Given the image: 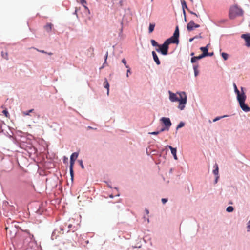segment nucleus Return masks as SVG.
Instances as JSON below:
<instances>
[{
  "instance_id": "1",
  "label": "nucleus",
  "mask_w": 250,
  "mask_h": 250,
  "mask_svg": "<svg viewBox=\"0 0 250 250\" xmlns=\"http://www.w3.org/2000/svg\"><path fill=\"white\" fill-rule=\"evenodd\" d=\"M169 99L172 102H179L178 108L183 110L187 102L186 95H169Z\"/></svg>"
},
{
  "instance_id": "2",
  "label": "nucleus",
  "mask_w": 250,
  "mask_h": 250,
  "mask_svg": "<svg viewBox=\"0 0 250 250\" xmlns=\"http://www.w3.org/2000/svg\"><path fill=\"white\" fill-rule=\"evenodd\" d=\"M243 10L237 5L231 6L229 9V17L231 19H234L237 16H242Z\"/></svg>"
},
{
  "instance_id": "3",
  "label": "nucleus",
  "mask_w": 250,
  "mask_h": 250,
  "mask_svg": "<svg viewBox=\"0 0 250 250\" xmlns=\"http://www.w3.org/2000/svg\"><path fill=\"white\" fill-rule=\"evenodd\" d=\"M246 99V95H237V100L239 101L240 106L245 112L250 111V108L245 104Z\"/></svg>"
},
{
  "instance_id": "4",
  "label": "nucleus",
  "mask_w": 250,
  "mask_h": 250,
  "mask_svg": "<svg viewBox=\"0 0 250 250\" xmlns=\"http://www.w3.org/2000/svg\"><path fill=\"white\" fill-rule=\"evenodd\" d=\"M75 156V159H77L78 157V153L75 152L71 154L70 157V173L71 177V179L73 180L74 177V172H73V166L74 164V160L73 159V157Z\"/></svg>"
},
{
  "instance_id": "5",
  "label": "nucleus",
  "mask_w": 250,
  "mask_h": 250,
  "mask_svg": "<svg viewBox=\"0 0 250 250\" xmlns=\"http://www.w3.org/2000/svg\"><path fill=\"white\" fill-rule=\"evenodd\" d=\"M159 48L156 49V51L160 52L163 55H166L168 53V45L166 43H164L161 45H159Z\"/></svg>"
},
{
  "instance_id": "6",
  "label": "nucleus",
  "mask_w": 250,
  "mask_h": 250,
  "mask_svg": "<svg viewBox=\"0 0 250 250\" xmlns=\"http://www.w3.org/2000/svg\"><path fill=\"white\" fill-rule=\"evenodd\" d=\"M161 121L165 125V127H167V131L169 130V128L171 125V123L169 118L163 117L161 119Z\"/></svg>"
},
{
  "instance_id": "7",
  "label": "nucleus",
  "mask_w": 250,
  "mask_h": 250,
  "mask_svg": "<svg viewBox=\"0 0 250 250\" xmlns=\"http://www.w3.org/2000/svg\"><path fill=\"white\" fill-rule=\"evenodd\" d=\"M200 27L199 24H195L193 21H191L187 26V30L188 31H192L194 28H198Z\"/></svg>"
},
{
  "instance_id": "8",
  "label": "nucleus",
  "mask_w": 250,
  "mask_h": 250,
  "mask_svg": "<svg viewBox=\"0 0 250 250\" xmlns=\"http://www.w3.org/2000/svg\"><path fill=\"white\" fill-rule=\"evenodd\" d=\"M165 43L169 45L170 43H176L178 44L179 42V39L174 38L173 36L171 37L169 39H167L165 42Z\"/></svg>"
},
{
  "instance_id": "9",
  "label": "nucleus",
  "mask_w": 250,
  "mask_h": 250,
  "mask_svg": "<svg viewBox=\"0 0 250 250\" xmlns=\"http://www.w3.org/2000/svg\"><path fill=\"white\" fill-rule=\"evenodd\" d=\"M241 38L245 40L246 42V45L250 47V35L248 34H242L241 35Z\"/></svg>"
},
{
  "instance_id": "10",
  "label": "nucleus",
  "mask_w": 250,
  "mask_h": 250,
  "mask_svg": "<svg viewBox=\"0 0 250 250\" xmlns=\"http://www.w3.org/2000/svg\"><path fill=\"white\" fill-rule=\"evenodd\" d=\"M167 147H168L171 150V153L173 155L174 159L175 160H177L178 158H177V155H176V152H177L176 148H173L171 146H168V145H167Z\"/></svg>"
},
{
  "instance_id": "11",
  "label": "nucleus",
  "mask_w": 250,
  "mask_h": 250,
  "mask_svg": "<svg viewBox=\"0 0 250 250\" xmlns=\"http://www.w3.org/2000/svg\"><path fill=\"white\" fill-rule=\"evenodd\" d=\"M200 50L203 52V53L201 54L203 57L208 56V45L206 47H200Z\"/></svg>"
},
{
  "instance_id": "12",
  "label": "nucleus",
  "mask_w": 250,
  "mask_h": 250,
  "mask_svg": "<svg viewBox=\"0 0 250 250\" xmlns=\"http://www.w3.org/2000/svg\"><path fill=\"white\" fill-rule=\"evenodd\" d=\"M152 56H153V59H154V61L156 63L157 65H160V60H159V59L158 58V56L157 55L156 53H155V51H152Z\"/></svg>"
},
{
  "instance_id": "13",
  "label": "nucleus",
  "mask_w": 250,
  "mask_h": 250,
  "mask_svg": "<svg viewBox=\"0 0 250 250\" xmlns=\"http://www.w3.org/2000/svg\"><path fill=\"white\" fill-rule=\"evenodd\" d=\"M52 27V24L48 23L44 26V28L47 32H49L51 31Z\"/></svg>"
},
{
  "instance_id": "14",
  "label": "nucleus",
  "mask_w": 250,
  "mask_h": 250,
  "mask_svg": "<svg viewBox=\"0 0 250 250\" xmlns=\"http://www.w3.org/2000/svg\"><path fill=\"white\" fill-rule=\"evenodd\" d=\"M181 4L183 8V14H184V15H185L186 12L185 9L186 8L187 10H188V7H187L186 2L184 0H181Z\"/></svg>"
},
{
  "instance_id": "15",
  "label": "nucleus",
  "mask_w": 250,
  "mask_h": 250,
  "mask_svg": "<svg viewBox=\"0 0 250 250\" xmlns=\"http://www.w3.org/2000/svg\"><path fill=\"white\" fill-rule=\"evenodd\" d=\"M172 36L174 37V38H176V39H178L179 36V28H178V26H177L176 27L175 30L174 31V33L173 35Z\"/></svg>"
},
{
  "instance_id": "16",
  "label": "nucleus",
  "mask_w": 250,
  "mask_h": 250,
  "mask_svg": "<svg viewBox=\"0 0 250 250\" xmlns=\"http://www.w3.org/2000/svg\"><path fill=\"white\" fill-rule=\"evenodd\" d=\"M204 58L203 56H202L201 55L198 56H195L191 58V62L192 63L195 62L197 60L201 59L202 58Z\"/></svg>"
},
{
  "instance_id": "17",
  "label": "nucleus",
  "mask_w": 250,
  "mask_h": 250,
  "mask_svg": "<svg viewBox=\"0 0 250 250\" xmlns=\"http://www.w3.org/2000/svg\"><path fill=\"white\" fill-rule=\"evenodd\" d=\"M155 26V24L154 23H150L149 24V33H152L154 31Z\"/></svg>"
},
{
  "instance_id": "18",
  "label": "nucleus",
  "mask_w": 250,
  "mask_h": 250,
  "mask_svg": "<svg viewBox=\"0 0 250 250\" xmlns=\"http://www.w3.org/2000/svg\"><path fill=\"white\" fill-rule=\"evenodd\" d=\"M104 87L107 89V94H109V84L107 81H105L104 83Z\"/></svg>"
},
{
  "instance_id": "19",
  "label": "nucleus",
  "mask_w": 250,
  "mask_h": 250,
  "mask_svg": "<svg viewBox=\"0 0 250 250\" xmlns=\"http://www.w3.org/2000/svg\"><path fill=\"white\" fill-rule=\"evenodd\" d=\"M1 55L3 58L5 59L6 60H8V55L7 52H4L3 51H2Z\"/></svg>"
},
{
  "instance_id": "20",
  "label": "nucleus",
  "mask_w": 250,
  "mask_h": 250,
  "mask_svg": "<svg viewBox=\"0 0 250 250\" xmlns=\"http://www.w3.org/2000/svg\"><path fill=\"white\" fill-rule=\"evenodd\" d=\"M34 111V109H30L28 111H24V112H22V114L24 115V116H27V115H30V113H31L33 111Z\"/></svg>"
},
{
  "instance_id": "21",
  "label": "nucleus",
  "mask_w": 250,
  "mask_h": 250,
  "mask_svg": "<svg viewBox=\"0 0 250 250\" xmlns=\"http://www.w3.org/2000/svg\"><path fill=\"white\" fill-rule=\"evenodd\" d=\"M216 168L213 170V172L214 173V175H215L216 176H219L218 175V173H219V169H218V166L216 164Z\"/></svg>"
},
{
  "instance_id": "22",
  "label": "nucleus",
  "mask_w": 250,
  "mask_h": 250,
  "mask_svg": "<svg viewBox=\"0 0 250 250\" xmlns=\"http://www.w3.org/2000/svg\"><path fill=\"white\" fill-rule=\"evenodd\" d=\"M151 43L153 46H159V45L154 40H151Z\"/></svg>"
},
{
  "instance_id": "23",
  "label": "nucleus",
  "mask_w": 250,
  "mask_h": 250,
  "mask_svg": "<svg viewBox=\"0 0 250 250\" xmlns=\"http://www.w3.org/2000/svg\"><path fill=\"white\" fill-rule=\"evenodd\" d=\"M221 56L225 60H227L228 58V54L226 53H222Z\"/></svg>"
},
{
  "instance_id": "24",
  "label": "nucleus",
  "mask_w": 250,
  "mask_h": 250,
  "mask_svg": "<svg viewBox=\"0 0 250 250\" xmlns=\"http://www.w3.org/2000/svg\"><path fill=\"white\" fill-rule=\"evenodd\" d=\"M197 68H198V66H194V74H195V76H197L198 74V71L197 70Z\"/></svg>"
},
{
  "instance_id": "25",
  "label": "nucleus",
  "mask_w": 250,
  "mask_h": 250,
  "mask_svg": "<svg viewBox=\"0 0 250 250\" xmlns=\"http://www.w3.org/2000/svg\"><path fill=\"white\" fill-rule=\"evenodd\" d=\"M233 209H234V208L232 206H229L227 208L226 210L229 212H231L233 211Z\"/></svg>"
},
{
  "instance_id": "26",
  "label": "nucleus",
  "mask_w": 250,
  "mask_h": 250,
  "mask_svg": "<svg viewBox=\"0 0 250 250\" xmlns=\"http://www.w3.org/2000/svg\"><path fill=\"white\" fill-rule=\"evenodd\" d=\"M2 113L5 116V117H9V114L8 112L7 111V110L6 109L2 111Z\"/></svg>"
},
{
  "instance_id": "27",
  "label": "nucleus",
  "mask_w": 250,
  "mask_h": 250,
  "mask_svg": "<svg viewBox=\"0 0 250 250\" xmlns=\"http://www.w3.org/2000/svg\"><path fill=\"white\" fill-rule=\"evenodd\" d=\"M122 62L124 64V65L125 66V67L127 68H129V66L128 65H127L126 64V60L124 58L122 59Z\"/></svg>"
},
{
  "instance_id": "28",
  "label": "nucleus",
  "mask_w": 250,
  "mask_h": 250,
  "mask_svg": "<svg viewBox=\"0 0 250 250\" xmlns=\"http://www.w3.org/2000/svg\"><path fill=\"white\" fill-rule=\"evenodd\" d=\"M184 123L183 122H180L177 126V129L182 127L183 126H184Z\"/></svg>"
},
{
  "instance_id": "29",
  "label": "nucleus",
  "mask_w": 250,
  "mask_h": 250,
  "mask_svg": "<svg viewBox=\"0 0 250 250\" xmlns=\"http://www.w3.org/2000/svg\"><path fill=\"white\" fill-rule=\"evenodd\" d=\"M81 3L83 5V6L84 7V8L86 9H88V8L85 6L84 4H85L86 3V1L85 0H81Z\"/></svg>"
},
{
  "instance_id": "30",
  "label": "nucleus",
  "mask_w": 250,
  "mask_h": 250,
  "mask_svg": "<svg viewBox=\"0 0 250 250\" xmlns=\"http://www.w3.org/2000/svg\"><path fill=\"white\" fill-rule=\"evenodd\" d=\"M233 85H234V88H235V93L236 94H240L239 91L238 90V89H237V88L236 87V84H234Z\"/></svg>"
},
{
  "instance_id": "31",
  "label": "nucleus",
  "mask_w": 250,
  "mask_h": 250,
  "mask_svg": "<svg viewBox=\"0 0 250 250\" xmlns=\"http://www.w3.org/2000/svg\"><path fill=\"white\" fill-rule=\"evenodd\" d=\"M160 133V132L159 131H154L152 132H149V134H152V135H157Z\"/></svg>"
},
{
  "instance_id": "32",
  "label": "nucleus",
  "mask_w": 250,
  "mask_h": 250,
  "mask_svg": "<svg viewBox=\"0 0 250 250\" xmlns=\"http://www.w3.org/2000/svg\"><path fill=\"white\" fill-rule=\"evenodd\" d=\"M59 232L58 230L57 229H55L52 233V237L54 236L55 235L57 234V233Z\"/></svg>"
},
{
  "instance_id": "33",
  "label": "nucleus",
  "mask_w": 250,
  "mask_h": 250,
  "mask_svg": "<svg viewBox=\"0 0 250 250\" xmlns=\"http://www.w3.org/2000/svg\"><path fill=\"white\" fill-rule=\"evenodd\" d=\"M165 130H167V127H163L161 129V130L159 131L160 132H163Z\"/></svg>"
},
{
  "instance_id": "34",
  "label": "nucleus",
  "mask_w": 250,
  "mask_h": 250,
  "mask_svg": "<svg viewBox=\"0 0 250 250\" xmlns=\"http://www.w3.org/2000/svg\"><path fill=\"white\" fill-rule=\"evenodd\" d=\"M36 50L37 51L40 52L42 53H45V54L47 53L46 52H45V51H44L43 50H39L38 49H36Z\"/></svg>"
},
{
  "instance_id": "35",
  "label": "nucleus",
  "mask_w": 250,
  "mask_h": 250,
  "mask_svg": "<svg viewBox=\"0 0 250 250\" xmlns=\"http://www.w3.org/2000/svg\"><path fill=\"white\" fill-rule=\"evenodd\" d=\"M188 12H189L190 14H193V15H195V16H197V17H198V15H197L195 13H194V12H192V11H190L189 9H188Z\"/></svg>"
},
{
  "instance_id": "36",
  "label": "nucleus",
  "mask_w": 250,
  "mask_h": 250,
  "mask_svg": "<svg viewBox=\"0 0 250 250\" xmlns=\"http://www.w3.org/2000/svg\"><path fill=\"white\" fill-rule=\"evenodd\" d=\"M167 201V199L163 198L162 199V203L163 204H165Z\"/></svg>"
},
{
  "instance_id": "37",
  "label": "nucleus",
  "mask_w": 250,
  "mask_h": 250,
  "mask_svg": "<svg viewBox=\"0 0 250 250\" xmlns=\"http://www.w3.org/2000/svg\"><path fill=\"white\" fill-rule=\"evenodd\" d=\"M223 117H216V118H215L214 120H213V122H216L217 121H218V120L220 119L221 118H222Z\"/></svg>"
},
{
  "instance_id": "38",
  "label": "nucleus",
  "mask_w": 250,
  "mask_h": 250,
  "mask_svg": "<svg viewBox=\"0 0 250 250\" xmlns=\"http://www.w3.org/2000/svg\"><path fill=\"white\" fill-rule=\"evenodd\" d=\"M80 165H81V166L82 168L83 169V168H84V166H83V162H82V160L80 161Z\"/></svg>"
},
{
  "instance_id": "39",
  "label": "nucleus",
  "mask_w": 250,
  "mask_h": 250,
  "mask_svg": "<svg viewBox=\"0 0 250 250\" xmlns=\"http://www.w3.org/2000/svg\"><path fill=\"white\" fill-rule=\"evenodd\" d=\"M107 57H108V52H106V55L105 56V61L104 62V64L106 62V60H107Z\"/></svg>"
},
{
  "instance_id": "40",
  "label": "nucleus",
  "mask_w": 250,
  "mask_h": 250,
  "mask_svg": "<svg viewBox=\"0 0 250 250\" xmlns=\"http://www.w3.org/2000/svg\"><path fill=\"white\" fill-rule=\"evenodd\" d=\"M129 73H130V69L129 67L127 70V74H126L127 77H128V74H129Z\"/></svg>"
},
{
  "instance_id": "41",
  "label": "nucleus",
  "mask_w": 250,
  "mask_h": 250,
  "mask_svg": "<svg viewBox=\"0 0 250 250\" xmlns=\"http://www.w3.org/2000/svg\"><path fill=\"white\" fill-rule=\"evenodd\" d=\"M197 38V37L196 36V37H193V38H190V39H189V42H191L192 41H193V40H194V39H195V38Z\"/></svg>"
},
{
  "instance_id": "42",
  "label": "nucleus",
  "mask_w": 250,
  "mask_h": 250,
  "mask_svg": "<svg viewBox=\"0 0 250 250\" xmlns=\"http://www.w3.org/2000/svg\"><path fill=\"white\" fill-rule=\"evenodd\" d=\"M29 235V238L30 240H32V238L33 237V235H31L30 234H27Z\"/></svg>"
},
{
  "instance_id": "43",
  "label": "nucleus",
  "mask_w": 250,
  "mask_h": 250,
  "mask_svg": "<svg viewBox=\"0 0 250 250\" xmlns=\"http://www.w3.org/2000/svg\"><path fill=\"white\" fill-rule=\"evenodd\" d=\"M213 55V53L212 52V53H208V56H211Z\"/></svg>"
},
{
  "instance_id": "44",
  "label": "nucleus",
  "mask_w": 250,
  "mask_h": 250,
  "mask_svg": "<svg viewBox=\"0 0 250 250\" xmlns=\"http://www.w3.org/2000/svg\"><path fill=\"white\" fill-rule=\"evenodd\" d=\"M218 178H219V176H216V179H215V183H216L217 182Z\"/></svg>"
},
{
  "instance_id": "45",
  "label": "nucleus",
  "mask_w": 250,
  "mask_h": 250,
  "mask_svg": "<svg viewBox=\"0 0 250 250\" xmlns=\"http://www.w3.org/2000/svg\"><path fill=\"white\" fill-rule=\"evenodd\" d=\"M60 229L61 230V231H62V232H61V233L63 234V228H60Z\"/></svg>"
},
{
  "instance_id": "46",
  "label": "nucleus",
  "mask_w": 250,
  "mask_h": 250,
  "mask_svg": "<svg viewBox=\"0 0 250 250\" xmlns=\"http://www.w3.org/2000/svg\"><path fill=\"white\" fill-rule=\"evenodd\" d=\"M176 94H185V92H182L181 93L177 92Z\"/></svg>"
},
{
  "instance_id": "47",
  "label": "nucleus",
  "mask_w": 250,
  "mask_h": 250,
  "mask_svg": "<svg viewBox=\"0 0 250 250\" xmlns=\"http://www.w3.org/2000/svg\"><path fill=\"white\" fill-rule=\"evenodd\" d=\"M146 213L147 214H148L149 213V211L148 209H146Z\"/></svg>"
},
{
  "instance_id": "48",
  "label": "nucleus",
  "mask_w": 250,
  "mask_h": 250,
  "mask_svg": "<svg viewBox=\"0 0 250 250\" xmlns=\"http://www.w3.org/2000/svg\"><path fill=\"white\" fill-rule=\"evenodd\" d=\"M46 54H48V55H52L53 54V53H51V52H49V53H47H47H46Z\"/></svg>"
},
{
  "instance_id": "49",
  "label": "nucleus",
  "mask_w": 250,
  "mask_h": 250,
  "mask_svg": "<svg viewBox=\"0 0 250 250\" xmlns=\"http://www.w3.org/2000/svg\"><path fill=\"white\" fill-rule=\"evenodd\" d=\"M72 225L71 224H69V225L68 226V228H70L72 227Z\"/></svg>"
},
{
  "instance_id": "50",
  "label": "nucleus",
  "mask_w": 250,
  "mask_h": 250,
  "mask_svg": "<svg viewBox=\"0 0 250 250\" xmlns=\"http://www.w3.org/2000/svg\"><path fill=\"white\" fill-rule=\"evenodd\" d=\"M248 228L249 229V230H248V231L250 230V225L248 226Z\"/></svg>"
},
{
  "instance_id": "51",
  "label": "nucleus",
  "mask_w": 250,
  "mask_h": 250,
  "mask_svg": "<svg viewBox=\"0 0 250 250\" xmlns=\"http://www.w3.org/2000/svg\"><path fill=\"white\" fill-rule=\"evenodd\" d=\"M168 93L169 94H173V93H172L171 92H170V91H168Z\"/></svg>"
},
{
  "instance_id": "52",
  "label": "nucleus",
  "mask_w": 250,
  "mask_h": 250,
  "mask_svg": "<svg viewBox=\"0 0 250 250\" xmlns=\"http://www.w3.org/2000/svg\"><path fill=\"white\" fill-rule=\"evenodd\" d=\"M73 159L74 160V161H75V160L76 159H75V156H74V157H73Z\"/></svg>"
},
{
  "instance_id": "53",
  "label": "nucleus",
  "mask_w": 250,
  "mask_h": 250,
  "mask_svg": "<svg viewBox=\"0 0 250 250\" xmlns=\"http://www.w3.org/2000/svg\"><path fill=\"white\" fill-rule=\"evenodd\" d=\"M193 54H194V53H191V55H193Z\"/></svg>"
},
{
  "instance_id": "54",
  "label": "nucleus",
  "mask_w": 250,
  "mask_h": 250,
  "mask_svg": "<svg viewBox=\"0 0 250 250\" xmlns=\"http://www.w3.org/2000/svg\"><path fill=\"white\" fill-rule=\"evenodd\" d=\"M190 0L191 2H192V1H193V0Z\"/></svg>"
},
{
  "instance_id": "55",
  "label": "nucleus",
  "mask_w": 250,
  "mask_h": 250,
  "mask_svg": "<svg viewBox=\"0 0 250 250\" xmlns=\"http://www.w3.org/2000/svg\"><path fill=\"white\" fill-rule=\"evenodd\" d=\"M153 1V0H151V1Z\"/></svg>"
}]
</instances>
